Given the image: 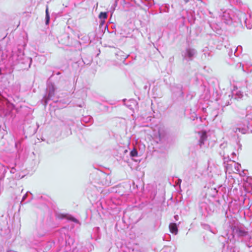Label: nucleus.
Here are the masks:
<instances>
[{
    "instance_id": "nucleus-8",
    "label": "nucleus",
    "mask_w": 252,
    "mask_h": 252,
    "mask_svg": "<svg viewBox=\"0 0 252 252\" xmlns=\"http://www.w3.org/2000/svg\"><path fill=\"white\" fill-rule=\"evenodd\" d=\"M187 3L189 1V0H184Z\"/></svg>"
},
{
    "instance_id": "nucleus-2",
    "label": "nucleus",
    "mask_w": 252,
    "mask_h": 252,
    "mask_svg": "<svg viewBox=\"0 0 252 252\" xmlns=\"http://www.w3.org/2000/svg\"><path fill=\"white\" fill-rule=\"evenodd\" d=\"M206 138H207L206 132V131H203L202 133L200 139L199 141L200 146H201L202 144H204V142L206 139Z\"/></svg>"
},
{
    "instance_id": "nucleus-3",
    "label": "nucleus",
    "mask_w": 252,
    "mask_h": 252,
    "mask_svg": "<svg viewBox=\"0 0 252 252\" xmlns=\"http://www.w3.org/2000/svg\"><path fill=\"white\" fill-rule=\"evenodd\" d=\"M66 219L68 220H70L71 221H72L75 223H78L79 222V220H77L76 219H75V218L70 216H67L66 217Z\"/></svg>"
},
{
    "instance_id": "nucleus-6",
    "label": "nucleus",
    "mask_w": 252,
    "mask_h": 252,
    "mask_svg": "<svg viewBox=\"0 0 252 252\" xmlns=\"http://www.w3.org/2000/svg\"><path fill=\"white\" fill-rule=\"evenodd\" d=\"M130 155L132 157H136L137 156V152L135 149H133L130 152Z\"/></svg>"
},
{
    "instance_id": "nucleus-7",
    "label": "nucleus",
    "mask_w": 252,
    "mask_h": 252,
    "mask_svg": "<svg viewBox=\"0 0 252 252\" xmlns=\"http://www.w3.org/2000/svg\"><path fill=\"white\" fill-rule=\"evenodd\" d=\"M67 215L65 214H61L60 215V218H66Z\"/></svg>"
},
{
    "instance_id": "nucleus-1",
    "label": "nucleus",
    "mask_w": 252,
    "mask_h": 252,
    "mask_svg": "<svg viewBox=\"0 0 252 252\" xmlns=\"http://www.w3.org/2000/svg\"><path fill=\"white\" fill-rule=\"evenodd\" d=\"M169 228L171 233L174 235H176L178 233V227L175 223H171L169 225Z\"/></svg>"
},
{
    "instance_id": "nucleus-4",
    "label": "nucleus",
    "mask_w": 252,
    "mask_h": 252,
    "mask_svg": "<svg viewBox=\"0 0 252 252\" xmlns=\"http://www.w3.org/2000/svg\"><path fill=\"white\" fill-rule=\"evenodd\" d=\"M99 17L100 18H102V19H106L107 17V13L106 12H100L99 15Z\"/></svg>"
},
{
    "instance_id": "nucleus-5",
    "label": "nucleus",
    "mask_w": 252,
    "mask_h": 252,
    "mask_svg": "<svg viewBox=\"0 0 252 252\" xmlns=\"http://www.w3.org/2000/svg\"><path fill=\"white\" fill-rule=\"evenodd\" d=\"M46 24H48L50 19L48 8H47L46 9Z\"/></svg>"
}]
</instances>
